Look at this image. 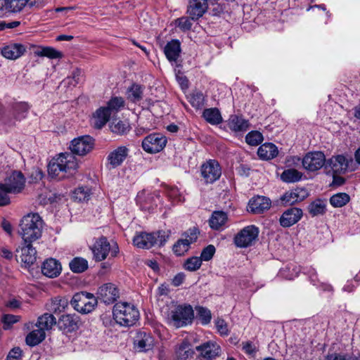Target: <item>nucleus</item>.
<instances>
[{"label":"nucleus","instance_id":"nucleus-53","mask_svg":"<svg viewBox=\"0 0 360 360\" xmlns=\"http://www.w3.org/2000/svg\"><path fill=\"white\" fill-rule=\"evenodd\" d=\"M198 316L201 323L204 325L208 324L212 319L211 311L205 307H198L197 309Z\"/></svg>","mask_w":360,"mask_h":360},{"label":"nucleus","instance_id":"nucleus-49","mask_svg":"<svg viewBox=\"0 0 360 360\" xmlns=\"http://www.w3.org/2000/svg\"><path fill=\"white\" fill-rule=\"evenodd\" d=\"M83 74L80 70H75L72 72V75L68 77L63 81V84L65 86H75L77 84L80 83Z\"/></svg>","mask_w":360,"mask_h":360},{"label":"nucleus","instance_id":"nucleus-25","mask_svg":"<svg viewBox=\"0 0 360 360\" xmlns=\"http://www.w3.org/2000/svg\"><path fill=\"white\" fill-rule=\"evenodd\" d=\"M134 344L139 352H146L153 348V338L149 333L140 332L136 335Z\"/></svg>","mask_w":360,"mask_h":360},{"label":"nucleus","instance_id":"nucleus-63","mask_svg":"<svg viewBox=\"0 0 360 360\" xmlns=\"http://www.w3.org/2000/svg\"><path fill=\"white\" fill-rule=\"evenodd\" d=\"M301 159L297 156H291L286 160V165L288 167L299 165Z\"/></svg>","mask_w":360,"mask_h":360},{"label":"nucleus","instance_id":"nucleus-39","mask_svg":"<svg viewBox=\"0 0 360 360\" xmlns=\"http://www.w3.org/2000/svg\"><path fill=\"white\" fill-rule=\"evenodd\" d=\"M326 204L324 200L316 199L308 206V212L311 217L323 215L326 212Z\"/></svg>","mask_w":360,"mask_h":360},{"label":"nucleus","instance_id":"nucleus-2","mask_svg":"<svg viewBox=\"0 0 360 360\" xmlns=\"http://www.w3.org/2000/svg\"><path fill=\"white\" fill-rule=\"evenodd\" d=\"M42 228L41 217L37 213H30L21 219L18 232L24 243H32L41 237Z\"/></svg>","mask_w":360,"mask_h":360},{"label":"nucleus","instance_id":"nucleus-33","mask_svg":"<svg viewBox=\"0 0 360 360\" xmlns=\"http://www.w3.org/2000/svg\"><path fill=\"white\" fill-rule=\"evenodd\" d=\"M110 112L105 107L98 108L93 116L94 125L97 129L102 128L109 120Z\"/></svg>","mask_w":360,"mask_h":360},{"label":"nucleus","instance_id":"nucleus-16","mask_svg":"<svg viewBox=\"0 0 360 360\" xmlns=\"http://www.w3.org/2000/svg\"><path fill=\"white\" fill-rule=\"evenodd\" d=\"M3 184L11 193H19L25 187V179L22 172L14 171L6 177Z\"/></svg>","mask_w":360,"mask_h":360},{"label":"nucleus","instance_id":"nucleus-61","mask_svg":"<svg viewBox=\"0 0 360 360\" xmlns=\"http://www.w3.org/2000/svg\"><path fill=\"white\" fill-rule=\"evenodd\" d=\"M184 279H185L184 274L179 273L172 279V284L175 287L179 286L181 284L183 283Z\"/></svg>","mask_w":360,"mask_h":360},{"label":"nucleus","instance_id":"nucleus-35","mask_svg":"<svg viewBox=\"0 0 360 360\" xmlns=\"http://www.w3.org/2000/svg\"><path fill=\"white\" fill-rule=\"evenodd\" d=\"M56 323V320L53 315L46 313L38 318L36 326L45 332L51 330Z\"/></svg>","mask_w":360,"mask_h":360},{"label":"nucleus","instance_id":"nucleus-9","mask_svg":"<svg viewBox=\"0 0 360 360\" xmlns=\"http://www.w3.org/2000/svg\"><path fill=\"white\" fill-rule=\"evenodd\" d=\"M27 111V107L25 104H17L12 110L0 113V124L4 125L6 128L13 127L16 122L25 117Z\"/></svg>","mask_w":360,"mask_h":360},{"label":"nucleus","instance_id":"nucleus-12","mask_svg":"<svg viewBox=\"0 0 360 360\" xmlns=\"http://www.w3.org/2000/svg\"><path fill=\"white\" fill-rule=\"evenodd\" d=\"M94 140L90 136H82L74 139L70 143V149L73 154L84 156L94 148Z\"/></svg>","mask_w":360,"mask_h":360},{"label":"nucleus","instance_id":"nucleus-1","mask_svg":"<svg viewBox=\"0 0 360 360\" xmlns=\"http://www.w3.org/2000/svg\"><path fill=\"white\" fill-rule=\"evenodd\" d=\"M78 167L77 158L72 153H60L49 162L48 172L52 178L68 177L75 174Z\"/></svg>","mask_w":360,"mask_h":360},{"label":"nucleus","instance_id":"nucleus-47","mask_svg":"<svg viewBox=\"0 0 360 360\" xmlns=\"http://www.w3.org/2000/svg\"><path fill=\"white\" fill-rule=\"evenodd\" d=\"M143 96V89L138 84H133L127 92L128 98L136 103L141 100Z\"/></svg>","mask_w":360,"mask_h":360},{"label":"nucleus","instance_id":"nucleus-17","mask_svg":"<svg viewBox=\"0 0 360 360\" xmlns=\"http://www.w3.org/2000/svg\"><path fill=\"white\" fill-rule=\"evenodd\" d=\"M195 354V349L191 343L186 340L177 343L174 347V360H189Z\"/></svg>","mask_w":360,"mask_h":360},{"label":"nucleus","instance_id":"nucleus-32","mask_svg":"<svg viewBox=\"0 0 360 360\" xmlns=\"http://www.w3.org/2000/svg\"><path fill=\"white\" fill-rule=\"evenodd\" d=\"M278 153V148L271 143L262 144L257 150L259 157L263 160H271L276 157Z\"/></svg>","mask_w":360,"mask_h":360},{"label":"nucleus","instance_id":"nucleus-7","mask_svg":"<svg viewBox=\"0 0 360 360\" xmlns=\"http://www.w3.org/2000/svg\"><path fill=\"white\" fill-rule=\"evenodd\" d=\"M97 302L96 298L92 294L84 292L76 293L71 300L73 308L81 314L91 312Z\"/></svg>","mask_w":360,"mask_h":360},{"label":"nucleus","instance_id":"nucleus-59","mask_svg":"<svg viewBox=\"0 0 360 360\" xmlns=\"http://www.w3.org/2000/svg\"><path fill=\"white\" fill-rule=\"evenodd\" d=\"M22 356V350L20 347L12 349L7 355L6 360H19Z\"/></svg>","mask_w":360,"mask_h":360},{"label":"nucleus","instance_id":"nucleus-30","mask_svg":"<svg viewBox=\"0 0 360 360\" xmlns=\"http://www.w3.org/2000/svg\"><path fill=\"white\" fill-rule=\"evenodd\" d=\"M20 258L22 262L30 265L36 261L37 251L33 248L32 243H25V245L20 248Z\"/></svg>","mask_w":360,"mask_h":360},{"label":"nucleus","instance_id":"nucleus-45","mask_svg":"<svg viewBox=\"0 0 360 360\" xmlns=\"http://www.w3.org/2000/svg\"><path fill=\"white\" fill-rule=\"evenodd\" d=\"M349 195L345 193H339L332 195L330 202L334 207H342L349 202Z\"/></svg>","mask_w":360,"mask_h":360},{"label":"nucleus","instance_id":"nucleus-27","mask_svg":"<svg viewBox=\"0 0 360 360\" xmlns=\"http://www.w3.org/2000/svg\"><path fill=\"white\" fill-rule=\"evenodd\" d=\"M207 9V0H191L188 13L192 20H198L203 15Z\"/></svg>","mask_w":360,"mask_h":360},{"label":"nucleus","instance_id":"nucleus-42","mask_svg":"<svg viewBox=\"0 0 360 360\" xmlns=\"http://www.w3.org/2000/svg\"><path fill=\"white\" fill-rule=\"evenodd\" d=\"M110 127L112 132L119 135L125 134L130 130V126L129 122L122 120H114L110 124Z\"/></svg>","mask_w":360,"mask_h":360},{"label":"nucleus","instance_id":"nucleus-31","mask_svg":"<svg viewBox=\"0 0 360 360\" xmlns=\"http://www.w3.org/2000/svg\"><path fill=\"white\" fill-rule=\"evenodd\" d=\"M167 58L170 62H176L181 52V45L178 40L169 41L164 49Z\"/></svg>","mask_w":360,"mask_h":360},{"label":"nucleus","instance_id":"nucleus-15","mask_svg":"<svg viewBox=\"0 0 360 360\" xmlns=\"http://www.w3.org/2000/svg\"><path fill=\"white\" fill-rule=\"evenodd\" d=\"M201 174L206 183H213L221 174V169L219 162L214 160H209L201 167Z\"/></svg>","mask_w":360,"mask_h":360},{"label":"nucleus","instance_id":"nucleus-19","mask_svg":"<svg viewBox=\"0 0 360 360\" xmlns=\"http://www.w3.org/2000/svg\"><path fill=\"white\" fill-rule=\"evenodd\" d=\"M303 215L302 210L298 207H291L286 210L279 218L280 225L288 228L298 222Z\"/></svg>","mask_w":360,"mask_h":360},{"label":"nucleus","instance_id":"nucleus-21","mask_svg":"<svg viewBox=\"0 0 360 360\" xmlns=\"http://www.w3.org/2000/svg\"><path fill=\"white\" fill-rule=\"evenodd\" d=\"M308 195L309 193L307 189L304 188H296L285 193L280 199L283 205H291L304 200Z\"/></svg>","mask_w":360,"mask_h":360},{"label":"nucleus","instance_id":"nucleus-64","mask_svg":"<svg viewBox=\"0 0 360 360\" xmlns=\"http://www.w3.org/2000/svg\"><path fill=\"white\" fill-rule=\"evenodd\" d=\"M158 358L159 360H167L168 356L165 348L163 346L158 349Z\"/></svg>","mask_w":360,"mask_h":360},{"label":"nucleus","instance_id":"nucleus-43","mask_svg":"<svg viewBox=\"0 0 360 360\" xmlns=\"http://www.w3.org/2000/svg\"><path fill=\"white\" fill-rule=\"evenodd\" d=\"M68 303L65 297H55L51 301L49 309L54 313H61L68 307Z\"/></svg>","mask_w":360,"mask_h":360},{"label":"nucleus","instance_id":"nucleus-11","mask_svg":"<svg viewBox=\"0 0 360 360\" xmlns=\"http://www.w3.org/2000/svg\"><path fill=\"white\" fill-rule=\"evenodd\" d=\"M167 139L162 134L153 133L147 136L142 141L143 149L149 153L161 151L166 146Z\"/></svg>","mask_w":360,"mask_h":360},{"label":"nucleus","instance_id":"nucleus-8","mask_svg":"<svg viewBox=\"0 0 360 360\" xmlns=\"http://www.w3.org/2000/svg\"><path fill=\"white\" fill-rule=\"evenodd\" d=\"M259 229L255 225H249L241 229L233 238L236 246L240 248L252 245L259 236Z\"/></svg>","mask_w":360,"mask_h":360},{"label":"nucleus","instance_id":"nucleus-38","mask_svg":"<svg viewBox=\"0 0 360 360\" xmlns=\"http://www.w3.org/2000/svg\"><path fill=\"white\" fill-rule=\"evenodd\" d=\"M34 55L40 57H47L51 59L62 57L61 52L50 46H40L34 51Z\"/></svg>","mask_w":360,"mask_h":360},{"label":"nucleus","instance_id":"nucleus-18","mask_svg":"<svg viewBox=\"0 0 360 360\" xmlns=\"http://www.w3.org/2000/svg\"><path fill=\"white\" fill-rule=\"evenodd\" d=\"M129 149L126 146H119L111 151L107 158V167L109 169L120 166L128 156Z\"/></svg>","mask_w":360,"mask_h":360},{"label":"nucleus","instance_id":"nucleus-3","mask_svg":"<svg viewBox=\"0 0 360 360\" xmlns=\"http://www.w3.org/2000/svg\"><path fill=\"white\" fill-rule=\"evenodd\" d=\"M113 318L117 323L122 326H134L139 318V311L132 304L117 302L113 307Z\"/></svg>","mask_w":360,"mask_h":360},{"label":"nucleus","instance_id":"nucleus-26","mask_svg":"<svg viewBox=\"0 0 360 360\" xmlns=\"http://www.w3.org/2000/svg\"><path fill=\"white\" fill-rule=\"evenodd\" d=\"M79 318L76 315L65 314L60 317L58 326L60 330L69 333L78 328Z\"/></svg>","mask_w":360,"mask_h":360},{"label":"nucleus","instance_id":"nucleus-44","mask_svg":"<svg viewBox=\"0 0 360 360\" xmlns=\"http://www.w3.org/2000/svg\"><path fill=\"white\" fill-rule=\"evenodd\" d=\"M74 273H82L88 269V262L82 257H75L69 264Z\"/></svg>","mask_w":360,"mask_h":360},{"label":"nucleus","instance_id":"nucleus-51","mask_svg":"<svg viewBox=\"0 0 360 360\" xmlns=\"http://www.w3.org/2000/svg\"><path fill=\"white\" fill-rule=\"evenodd\" d=\"M245 141L250 146H258L262 142L263 136L257 131H252L246 135Z\"/></svg>","mask_w":360,"mask_h":360},{"label":"nucleus","instance_id":"nucleus-52","mask_svg":"<svg viewBox=\"0 0 360 360\" xmlns=\"http://www.w3.org/2000/svg\"><path fill=\"white\" fill-rule=\"evenodd\" d=\"M90 190L87 187H79L73 193V198L78 201H86L89 199Z\"/></svg>","mask_w":360,"mask_h":360},{"label":"nucleus","instance_id":"nucleus-41","mask_svg":"<svg viewBox=\"0 0 360 360\" xmlns=\"http://www.w3.org/2000/svg\"><path fill=\"white\" fill-rule=\"evenodd\" d=\"M202 116L207 122L212 124H218L222 121L221 113L217 108L205 109Z\"/></svg>","mask_w":360,"mask_h":360},{"label":"nucleus","instance_id":"nucleus-62","mask_svg":"<svg viewBox=\"0 0 360 360\" xmlns=\"http://www.w3.org/2000/svg\"><path fill=\"white\" fill-rule=\"evenodd\" d=\"M0 254L5 259H11L13 258V252L5 247L0 249Z\"/></svg>","mask_w":360,"mask_h":360},{"label":"nucleus","instance_id":"nucleus-4","mask_svg":"<svg viewBox=\"0 0 360 360\" xmlns=\"http://www.w3.org/2000/svg\"><path fill=\"white\" fill-rule=\"evenodd\" d=\"M167 238L168 236L161 231L151 233L141 232L134 237L133 243L139 248L149 249L154 246L164 245Z\"/></svg>","mask_w":360,"mask_h":360},{"label":"nucleus","instance_id":"nucleus-20","mask_svg":"<svg viewBox=\"0 0 360 360\" xmlns=\"http://www.w3.org/2000/svg\"><path fill=\"white\" fill-rule=\"evenodd\" d=\"M119 297V290L112 283H106L98 288V298L105 304H112Z\"/></svg>","mask_w":360,"mask_h":360},{"label":"nucleus","instance_id":"nucleus-29","mask_svg":"<svg viewBox=\"0 0 360 360\" xmlns=\"http://www.w3.org/2000/svg\"><path fill=\"white\" fill-rule=\"evenodd\" d=\"M197 236L195 232L191 233V236L184 239H179L174 245L173 251L177 256L184 255L190 248V245L195 241Z\"/></svg>","mask_w":360,"mask_h":360},{"label":"nucleus","instance_id":"nucleus-24","mask_svg":"<svg viewBox=\"0 0 360 360\" xmlns=\"http://www.w3.org/2000/svg\"><path fill=\"white\" fill-rule=\"evenodd\" d=\"M229 218L226 212L224 211H214L209 219L210 228L215 231H221L226 227Z\"/></svg>","mask_w":360,"mask_h":360},{"label":"nucleus","instance_id":"nucleus-46","mask_svg":"<svg viewBox=\"0 0 360 360\" xmlns=\"http://www.w3.org/2000/svg\"><path fill=\"white\" fill-rule=\"evenodd\" d=\"M188 98L192 106L197 109L201 108L205 104V96L201 91H195L192 92Z\"/></svg>","mask_w":360,"mask_h":360},{"label":"nucleus","instance_id":"nucleus-14","mask_svg":"<svg viewBox=\"0 0 360 360\" xmlns=\"http://www.w3.org/2000/svg\"><path fill=\"white\" fill-rule=\"evenodd\" d=\"M352 163L353 159L351 155H338L333 156L326 162V168H330L333 174H342Z\"/></svg>","mask_w":360,"mask_h":360},{"label":"nucleus","instance_id":"nucleus-60","mask_svg":"<svg viewBox=\"0 0 360 360\" xmlns=\"http://www.w3.org/2000/svg\"><path fill=\"white\" fill-rule=\"evenodd\" d=\"M18 321V317L14 315L6 314L3 317V322L5 329H8L10 325L17 323Z\"/></svg>","mask_w":360,"mask_h":360},{"label":"nucleus","instance_id":"nucleus-50","mask_svg":"<svg viewBox=\"0 0 360 360\" xmlns=\"http://www.w3.org/2000/svg\"><path fill=\"white\" fill-rule=\"evenodd\" d=\"M124 101L122 97H113L107 104L105 108L108 109L110 114L117 112L121 108L124 106Z\"/></svg>","mask_w":360,"mask_h":360},{"label":"nucleus","instance_id":"nucleus-10","mask_svg":"<svg viewBox=\"0 0 360 360\" xmlns=\"http://www.w3.org/2000/svg\"><path fill=\"white\" fill-rule=\"evenodd\" d=\"M326 160L323 153L314 151L307 153L302 160L303 167L308 172H316L326 166Z\"/></svg>","mask_w":360,"mask_h":360},{"label":"nucleus","instance_id":"nucleus-22","mask_svg":"<svg viewBox=\"0 0 360 360\" xmlns=\"http://www.w3.org/2000/svg\"><path fill=\"white\" fill-rule=\"evenodd\" d=\"M271 205L269 198L264 196H257L251 198L248 203V207L254 214H262L268 210Z\"/></svg>","mask_w":360,"mask_h":360},{"label":"nucleus","instance_id":"nucleus-54","mask_svg":"<svg viewBox=\"0 0 360 360\" xmlns=\"http://www.w3.org/2000/svg\"><path fill=\"white\" fill-rule=\"evenodd\" d=\"M214 323L218 333L221 336H227L229 334L228 324L224 319L217 318L215 320Z\"/></svg>","mask_w":360,"mask_h":360},{"label":"nucleus","instance_id":"nucleus-5","mask_svg":"<svg viewBox=\"0 0 360 360\" xmlns=\"http://www.w3.org/2000/svg\"><path fill=\"white\" fill-rule=\"evenodd\" d=\"M194 317L193 308L190 305H177L172 308L168 315V319L176 328L186 326L191 323Z\"/></svg>","mask_w":360,"mask_h":360},{"label":"nucleus","instance_id":"nucleus-58","mask_svg":"<svg viewBox=\"0 0 360 360\" xmlns=\"http://www.w3.org/2000/svg\"><path fill=\"white\" fill-rule=\"evenodd\" d=\"M243 351L249 356H255L257 352V348L255 344L250 341L243 342L242 343Z\"/></svg>","mask_w":360,"mask_h":360},{"label":"nucleus","instance_id":"nucleus-55","mask_svg":"<svg viewBox=\"0 0 360 360\" xmlns=\"http://www.w3.org/2000/svg\"><path fill=\"white\" fill-rule=\"evenodd\" d=\"M176 27H179L181 31H187L191 28L192 23L188 18L181 17L177 18L174 21Z\"/></svg>","mask_w":360,"mask_h":360},{"label":"nucleus","instance_id":"nucleus-56","mask_svg":"<svg viewBox=\"0 0 360 360\" xmlns=\"http://www.w3.org/2000/svg\"><path fill=\"white\" fill-rule=\"evenodd\" d=\"M8 193H11L6 186L3 183H0V206H5L10 203Z\"/></svg>","mask_w":360,"mask_h":360},{"label":"nucleus","instance_id":"nucleus-57","mask_svg":"<svg viewBox=\"0 0 360 360\" xmlns=\"http://www.w3.org/2000/svg\"><path fill=\"white\" fill-rule=\"evenodd\" d=\"M216 249L214 245H209L206 248H205L201 252L200 259L202 261H210L214 256L215 253Z\"/></svg>","mask_w":360,"mask_h":360},{"label":"nucleus","instance_id":"nucleus-23","mask_svg":"<svg viewBox=\"0 0 360 360\" xmlns=\"http://www.w3.org/2000/svg\"><path fill=\"white\" fill-rule=\"evenodd\" d=\"M62 271V266L59 261L53 258L46 259L41 266L42 274L49 278L58 276Z\"/></svg>","mask_w":360,"mask_h":360},{"label":"nucleus","instance_id":"nucleus-40","mask_svg":"<svg viewBox=\"0 0 360 360\" xmlns=\"http://www.w3.org/2000/svg\"><path fill=\"white\" fill-rule=\"evenodd\" d=\"M5 10L11 12L20 11L27 4L30 7L36 5V3L30 2V0H6Z\"/></svg>","mask_w":360,"mask_h":360},{"label":"nucleus","instance_id":"nucleus-13","mask_svg":"<svg viewBox=\"0 0 360 360\" xmlns=\"http://www.w3.org/2000/svg\"><path fill=\"white\" fill-rule=\"evenodd\" d=\"M199 358L202 360H213L221 354V349L214 341L205 342L195 347Z\"/></svg>","mask_w":360,"mask_h":360},{"label":"nucleus","instance_id":"nucleus-34","mask_svg":"<svg viewBox=\"0 0 360 360\" xmlns=\"http://www.w3.org/2000/svg\"><path fill=\"white\" fill-rule=\"evenodd\" d=\"M228 125L234 131H245L249 128L248 121L236 115L230 117Z\"/></svg>","mask_w":360,"mask_h":360},{"label":"nucleus","instance_id":"nucleus-37","mask_svg":"<svg viewBox=\"0 0 360 360\" xmlns=\"http://www.w3.org/2000/svg\"><path fill=\"white\" fill-rule=\"evenodd\" d=\"M45 337V332L38 328V329L32 330L26 336L25 341L27 345L34 347L41 342Z\"/></svg>","mask_w":360,"mask_h":360},{"label":"nucleus","instance_id":"nucleus-28","mask_svg":"<svg viewBox=\"0 0 360 360\" xmlns=\"http://www.w3.org/2000/svg\"><path fill=\"white\" fill-rule=\"evenodd\" d=\"M25 51V48L20 44H12L4 47L1 50V54L4 57L15 60L22 56Z\"/></svg>","mask_w":360,"mask_h":360},{"label":"nucleus","instance_id":"nucleus-48","mask_svg":"<svg viewBox=\"0 0 360 360\" xmlns=\"http://www.w3.org/2000/svg\"><path fill=\"white\" fill-rule=\"evenodd\" d=\"M202 259L199 257L188 258L184 263V268L189 271H195L200 268Z\"/></svg>","mask_w":360,"mask_h":360},{"label":"nucleus","instance_id":"nucleus-36","mask_svg":"<svg viewBox=\"0 0 360 360\" xmlns=\"http://www.w3.org/2000/svg\"><path fill=\"white\" fill-rule=\"evenodd\" d=\"M303 174L293 168L285 169L281 174V179L285 183H295L302 179Z\"/></svg>","mask_w":360,"mask_h":360},{"label":"nucleus","instance_id":"nucleus-6","mask_svg":"<svg viewBox=\"0 0 360 360\" xmlns=\"http://www.w3.org/2000/svg\"><path fill=\"white\" fill-rule=\"evenodd\" d=\"M91 250L94 259L98 262L104 260L110 252L111 256L115 257L119 251L117 245L114 243L112 245H110L105 237H101L96 239L91 247Z\"/></svg>","mask_w":360,"mask_h":360}]
</instances>
